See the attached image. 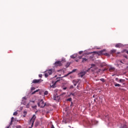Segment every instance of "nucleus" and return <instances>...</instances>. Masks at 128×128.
<instances>
[{
  "mask_svg": "<svg viewBox=\"0 0 128 128\" xmlns=\"http://www.w3.org/2000/svg\"><path fill=\"white\" fill-rule=\"evenodd\" d=\"M78 58L80 60L82 58V62H88V56H86V54H83L82 56H79Z\"/></svg>",
  "mask_w": 128,
  "mask_h": 128,
  "instance_id": "nucleus-1",
  "label": "nucleus"
},
{
  "mask_svg": "<svg viewBox=\"0 0 128 128\" xmlns=\"http://www.w3.org/2000/svg\"><path fill=\"white\" fill-rule=\"evenodd\" d=\"M52 74V69H50L47 70L44 72V76L45 78H48V76H50Z\"/></svg>",
  "mask_w": 128,
  "mask_h": 128,
  "instance_id": "nucleus-2",
  "label": "nucleus"
},
{
  "mask_svg": "<svg viewBox=\"0 0 128 128\" xmlns=\"http://www.w3.org/2000/svg\"><path fill=\"white\" fill-rule=\"evenodd\" d=\"M36 115H33L30 121V124H32V126L31 127H29V128H32V126H34V120H36Z\"/></svg>",
  "mask_w": 128,
  "mask_h": 128,
  "instance_id": "nucleus-3",
  "label": "nucleus"
},
{
  "mask_svg": "<svg viewBox=\"0 0 128 128\" xmlns=\"http://www.w3.org/2000/svg\"><path fill=\"white\" fill-rule=\"evenodd\" d=\"M38 106H39L40 108H44L46 106V103L44 102V100H42L38 103Z\"/></svg>",
  "mask_w": 128,
  "mask_h": 128,
  "instance_id": "nucleus-4",
  "label": "nucleus"
},
{
  "mask_svg": "<svg viewBox=\"0 0 128 128\" xmlns=\"http://www.w3.org/2000/svg\"><path fill=\"white\" fill-rule=\"evenodd\" d=\"M106 51V50H103L99 52H94L92 53L96 54H98V56H102V54H103L104 52Z\"/></svg>",
  "mask_w": 128,
  "mask_h": 128,
  "instance_id": "nucleus-5",
  "label": "nucleus"
},
{
  "mask_svg": "<svg viewBox=\"0 0 128 128\" xmlns=\"http://www.w3.org/2000/svg\"><path fill=\"white\" fill-rule=\"evenodd\" d=\"M43 80L42 79L36 80L34 79L32 80V84H40Z\"/></svg>",
  "mask_w": 128,
  "mask_h": 128,
  "instance_id": "nucleus-6",
  "label": "nucleus"
},
{
  "mask_svg": "<svg viewBox=\"0 0 128 128\" xmlns=\"http://www.w3.org/2000/svg\"><path fill=\"white\" fill-rule=\"evenodd\" d=\"M53 98L54 100H60V97L58 96V94H56L54 96Z\"/></svg>",
  "mask_w": 128,
  "mask_h": 128,
  "instance_id": "nucleus-7",
  "label": "nucleus"
},
{
  "mask_svg": "<svg viewBox=\"0 0 128 128\" xmlns=\"http://www.w3.org/2000/svg\"><path fill=\"white\" fill-rule=\"evenodd\" d=\"M55 66H62V62L57 61L54 63Z\"/></svg>",
  "mask_w": 128,
  "mask_h": 128,
  "instance_id": "nucleus-8",
  "label": "nucleus"
},
{
  "mask_svg": "<svg viewBox=\"0 0 128 128\" xmlns=\"http://www.w3.org/2000/svg\"><path fill=\"white\" fill-rule=\"evenodd\" d=\"M86 74V72H80L78 74V76L79 78H82L84 76H85Z\"/></svg>",
  "mask_w": 128,
  "mask_h": 128,
  "instance_id": "nucleus-9",
  "label": "nucleus"
},
{
  "mask_svg": "<svg viewBox=\"0 0 128 128\" xmlns=\"http://www.w3.org/2000/svg\"><path fill=\"white\" fill-rule=\"evenodd\" d=\"M26 98L23 97L22 100L23 104H24V105L26 104Z\"/></svg>",
  "mask_w": 128,
  "mask_h": 128,
  "instance_id": "nucleus-10",
  "label": "nucleus"
},
{
  "mask_svg": "<svg viewBox=\"0 0 128 128\" xmlns=\"http://www.w3.org/2000/svg\"><path fill=\"white\" fill-rule=\"evenodd\" d=\"M126 82V80L124 79H120L119 80V82L120 84H124V82Z\"/></svg>",
  "mask_w": 128,
  "mask_h": 128,
  "instance_id": "nucleus-11",
  "label": "nucleus"
},
{
  "mask_svg": "<svg viewBox=\"0 0 128 128\" xmlns=\"http://www.w3.org/2000/svg\"><path fill=\"white\" fill-rule=\"evenodd\" d=\"M116 48H122V45L120 43H118L115 46Z\"/></svg>",
  "mask_w": 128,
  "mask_h": 128,
  "instance_id": "nucleus-12",
  "label": "nucleus"
},
{
  "mask_svg": "<svg viewBox=\"0 0 128 128\" xmlns=\"http://www.w3.org/2000/svg\"><path fill=\"white\" fill-rule=\"evenodd\" d=\"M116 52V50L113 49L110 51V54H115Z\"/></svg>",
  "mask_w": 128,
  "mask_h": 128,
  "instance_id": "nucleus-13",
  "label": "nucleus"
},
{
  "mask_svg": "<svg viewBox=\"0 0 128 128\" xmlns=\"http://www.w3.org/2000/svg\"><path fill=\"white\" fill-rule=\"evenodd\" d=\"M78 56V54H74L70 56V58H76Z\"/></svg>",
  "mask_w": 128,
  "mask_h": 128,
  "instance_id": "nucleus-14",
  "label": "nucleus"
},
{
  "mask_svg": "<svg viewBox=\"0 0 128 128\" xmlns=\"http://www.w3.org/2000/svg\"><path fill=\"white\" fill-rule=\"evenodd\" d=\"M60 82V80H58L56 82H55V84H54L52 86H50V87L51 88H54V86H56V82Z\"/></svg>",
  "mask_w": 128,
  "mask_h": 128,
  "instance_id": "nucleus-15",
  "label": "nucleus"
},
{
  "mask_svg": "<svg viewBox=\"0 0 128 128\" xmlns=\"http://www.w3.org/2000/svg\"><path fill=\"white\" fill-rule=\"evenodd\" d=\"M91 122H92V124H98V121H96V120H92Z\"/></svg>",
  "mask_w": 128,
  "mask_h": 128,
  "instance_id": "nucleus-16",
  "label": "nucleus"
},
{
  "mask_svg": "<svg viewBox=\"0 0 128 128\" xmlns=\"http://www.w3.org/2000/svg\"><path fill=\"white\" fill-rule=\"evenodd\" d=\"M14 117H12L11 119V122H10V126H12V122H14Z\"/></svg>",
  "mask_w": 128,
  "mask_h": 128,
  "instance_id": "nucleus-17",
  "label": "nucleus"
},
{
  "mask_svg": "<svg viewBox=\"0 0 128 128\" xmlns=\"http://www.w3.org/2000/svg\"><path fill=\"white\" fill-rule=\"evenodd\" d=\"M110 72H114V68L111 67L109 68Z\"/></svg>",
  "mask_w": 128,
  "mask_h": 128,
  "instance_id": "nucleus-18",
  "label": "nucleus"
},
{
  "mask_svg": "<svg viewBox=\"0 0 128 128\" xmlns=\"http://www.w3.org/2000/svg\"><path fill=\"white\" fill-rule=\"evenodd\" d=\"M103 54H104V56H110V54H108L107 52L104 53L103 52Z\"/></svg>",
  "mask_w": 128,
  "mask_h": 128,
  "instance_id": "nucleus-19",
  "label": "nucleus"
},
{
  "mask_svg": "<svg viewBox=\"0 0 128 128\" xmlns=\"http://www.w3.org/2000/svg\"><path fill=\"white\" fill-rule=\"evenodd\" d=\"M94 68L96 70V64H91L90 68Z\"/></svg>",
  "mask_w": 128,
  "mask_h": 128,
  "instance_id": "nucleus-20",
  "label": "nucleus"
},
{
  "mask_svg": "<svg viewBox=\"0 0 128 128\" xmlns=\"http://www.w3.org/2000/svg\"><path fill=\"white\" fill-rule=\"evenodd\" d=\"M114 86H120V84H116V83H114Z\"/></svg>",
  "mask_w": 128,
  "mask_h": 128,
  "instance_id": "nucleus-21",
  "label": "nucleus"
},
{
  "mask_svg": "<svg viewBox=\"0 0 128 128\" xmlns=\"http://www.w3.org/2000/svg\"><path fill=\"white\" fill-rule=\"evenodd\" d=\"M122 52H126L128 54V51L126 50H124L122 51Z\"/></svg>",
  "mask_w": 128,
  "mask_h": 128,
  "instance_id": "nucleus-22",
  "label": "nucleus"
},
{
  "mask_svg": "<svg viewBox=\"0 0 128 128\" xmlns=\"http://www.w3.org/2000/svg\"><path fill=\"white\" fill-rule=\"evenodd\" d=\"M44 96H48V92L45 91L44 92Z\"/></svg>",
  "mask_w": 128,
  "mask_h": 128,
  "instance_id": "nucleus-23",
  "label": "nucleus"
},
{
  "mask_svg": "<svg viewBox=\"0 0 128 128\" xmlns=\"http://www.w3.org/2000/svg\"><path fill=\"white\" fill-rule=\"evenodd\" d=\"M72 82H73V84H78V82L76 80H74Z\"/></svg>",
  "mask_w": 128,
  "mask_h": 128,
  "instance_id": "nucleus-24",
  "label": "nucleus"
},
{
  "mask_svg": "<svg viewBox=\"0 0 128 128\" xmlns=\"http://www.w3.org/2000/svg\"><path fill=\"white\" fill-rule=\"evenodd\" d=\"M38 92V90H37L34 91V92H32V94H36V92Z\"/></svg>",
  "mask_w": 128,
  "mask_h": 128,
  "instance_id": "nucleus-25",
  "label": "nucleus"
},
{
  "mask_svg": "<svg viewBox=\"0 0 128 128\" xmlns=\"http://www.w3.org/2000/svg\"><path fill=\"white\" fill-rule=\"evenodd\" d=\"M72 98H68V99L66 100V101H67V102H72Z\"/></svg>",
  "mask_w": 128,
  "mask_h": 128,
  "instance_id": "nucleus-26",
  "label": "nucleus"
},
{
  "mask_svg": "<svg viewBox=\"0 0 128 128\" xmlns=\"http://www.w3.org/2000/svg\"><path fill=\"white\" fill-rule=\"evenodd\" d=\"M100 80H101V82H106L104 78H101L100 79Z\"/></svg>",
  "mask_w": 128,
  "mask_h": 128,
  "instance_id": "nucleus-27",
  "label": "nucleus"
},
{
  "mask_svg": "<svg viewBox=\"0 0 128 128\" xmlns=\"http://www.w3.org/2000/svg\"><path fill=\"white\" fill-rule=\"evenodd\" d=\"M121 128H126V125H124L123 126H121Z\"/></svg>",
  "mask_w": 128,
  "mask_h": 128,
  "instance_id": "nucleus-28",
  "label": "nucleus"
},
{
  "mask_svg": "<svg viewBox=\"0 0 128 128\" xmlns=\"http://www.w3.org/2000/svg\"><path fill=\"white\" fill-rule=\"evenodd\" d=\"M34 90H36V88H34V87H32V88H31V90H32V91Z\"/></svg>",
  "mask_w": 128,
  "mask_h": 128,
  "instance_id": "nucleus-29",
  "label": "nucleus"
},
{
  "mask_svg": "<svg viewBox=\"0 0 128 128\" xmlns=\"http://www.w3.org/2000/svg\"><path fill=\"white\" fill-rule=\"evenodd\" d=\"M26 108H30V104H28L26 106Z\"/></svg>",
  "mask_w": 128,
  "mask_h": 128,
  "instance_id": "nucleus-30",
  "label": "nucleus"
},
{
  "mask_svg": "<svg viewBox=\"0 0 128 128\" xmlns=\"http://www.w3.org/2000/svg\"><path fill=\"white\" fill-rule=\"evenodd\" d=\"M34 110H36V106H34L32 107Z\"/></svg>",
  "mask_w": 128,
  "mask_h": 128,
  "instance_id": "nucleus-31",
  "label": "nucleus"
},
{
  "mask_svg": "<svg viewBox=\"0 0 128 128\" xmlns=\"http://www.w3.org/2000/svg\"><path fill=\"white\" fill-rule=\"evenodd\" d=\"M115 80H116V82H120V80H118V78H116Z\"/></svg>",
  "mask_w": 128,
  "mask_h": 128,
  "instance_id": "nucleus-32",
  "label": "nucleus"
},
{
  "mask_svg": "<svg viewBox=\"0 0 128 128\" xmlns=\"http://www.w3.org/2000/svg\"><path fill=\"white\" fill-rule=\"evenodd\" d=\"M38 76H39V78H42V74H40L38 75Z\"/></svg>",
  "mask_w": 128,
  "mask_h": 128,
  "instance_id": "nucleus-33",
  "label": "nucleus"
},
{
  "mask_svg": "<svg viewBox=\"0 0 128 128\" xmlns=\"http://www.w3.org/2000/svg\"><path fill=\"white\" fill-rule=\"evenodd\" d=\"M38 126V122L36 123V126Z\"/></svg>",
  "mask_w": 128,
  "mask_h": 128,
  "instance_id": "nucleus-34",
  "label": "nucleus"
},
{
  "mask_svg": "<svg viewBox=\"0 0 128 128\" xmlns=\"http://www.w3.org/2000/svg\"><path fill=\"white\" fill-rule=\"evenodd\" d=\"M123 56H124V58H128V56L126 55H123Z\"/></svg>",
  "mask_w": 128,
  "mask_h": 128,
  "instance_id": "nucleus-35",
  "label": "nucleus"
},
{
  "mask_svg": "<svg viewBox=\"0 0 128 128\" xmlns=\"http://www.w3.org/2000/svg\"><path fill=\"white\" fill-rule=\"evenodd\" d=\"M16 114H18V112H14L13 114L14 116H16Z\"/></svg>",
  "mask_w": 128,
  "mask_h": 128,
  "instance_id": "nucleus-36",
  "label": "nucleus"
},
{
  "mask_svg": "<svg viewBox=\"0 0 128 128\" xmlns=\"http://www.w3.org/2000/svg\"><path fill=\"white\" fill-rule=\"evenodd\" d=\"M16 128H21V126H16Z\"/></svg>",
  "mask_w": 128,
  "mask_h": 128,
  "instance_id": "nucleus-37",
  "label": "nucleus"
},
{
  "mask_svg": "<svg viewBox=\"0 0 128 128\" xmlns=\"http://www.w3.org/2000/svg\"><path fill=\"white\" fill-rule=\"evenodd\" d=\"M82 54V51L79 52V54Z\"/></svg>",
  "mask_w": 128,
  "mask_h": 128,
  "instance_id": "nucleus-38",
  "label": "nucleus"
},
{
  "mask_svg": "<svg viewBox=\"0 0 128 128\" xmlns=\"http://www.w3.org/2000/svg\"><path fill=\"white\" fill-rule=\"evenodd\" d=\"M70 88H74V86H70Z\"/></svg>",
  "mask_w": 128,
  "mask_h": 128,
  "instance_id": "nucleus-39",
  "label": "nucleus"
},
{
  "mask_svg": "<svg viewBox=\"0 0 128 128\" xmlns=\"http://www.w3.org/2000/svg\"><path fill=\"white\" fill-rule=\"evenodd\" d=\"M51 128H54V125H53V124H52Z\"/></svg>",
  "mask_w": 128,
  "mask_h": 128,
  "instance_id": "nucleus-40",
  "label": "nucleus"
},
{
  "mask_svg": "<svg viewBox=\"0 0 128 128\" xmlns=\"http://www.w3.org/2000/svg\"><path fill=\"white\" fill-rule=\"evenodd\" d=\"M78 84V83H74V86H76V84Z\"/></svg>",
  "mask_w": 128,
  "mask_h": 128,
  "instance_id": "nucleus-41",
  "label": "nucleus"
},
{
  "mask_svg": "<svg viewBox=\"0 0 128 128\" xmlns=\"http://www.w3.org/2000/svg\"><path fill=\"white\" fill-rule=\"evenodd\" d=\"M63 90H66V87L64 88H63Z\"/></svg>",
  "mask_w": 128,
  "mask_h": 128,
  "instance_id": "nucleus-42",
  "label": "nucleus"
},
{
  "mask_svg": "<svg viewBox=\"0 0 128 128\" xmlns=\"http://www.w3.org/2000/svg\"><path fill=\"white\" fill-rule=\"evenodd\" d=\"M120 54V52H117V54Z\"/></svg>",
  "mask_w": 128,
  "mask_h": 128,
  "instance_id": "nucleus-43",
  "label": "nucleus"
},
{
  "mask_svg": "<svg viewBox=\"0 0 128 128\" xmlns=\"http://www.w3.org/2000/svg\"><path fill=\"white\" fill-rule=\"evenodd\" d=\"M120 62H121V64H124L122 60H120Z\"/></svg>",
  "mask_w": 128,
  "mask_h": 128,
  "instance_id": "nucleus-44",
  "label": "nucleus"
},
{
  "mask_svg": "<svg viewBox=\"0 0 128 128\" xmlns=\"http://www.w3.org/2000/svg\"><path fill=\"white\" fill-rule=\"evenodd\" d=\"M76 72V70H73L72 71V72Z\"/></svg>",
  "mask_w": 128,
  "mask_h": 128,
  "instance_id": "nucleus-45",
  "label": "nucleus"
},
{
  "mask_svg": "<svg viewBox=\"0 0 128 128\" xmlns=\"http://www.w3.org/2000/svg\"><path fill=\"white\" fill-rule=\"evenodd\" d=\"M104 70H106V69L105 68V69L102 70L103 72H104Z\"/></svg>",
  "mask_w": 128,
  "mask_h": 128,
  "instance_id": "nucleus-46",
  "label": "nucleus"
},
{
  "mask_svg": "<svg viewBox=\"0 0 128 128\" xmlns=\"http://www.w3.org/2000/svg\"><path fill=\"white\" fill-rule=\"evenodd\" d=\"M58 72H62V70H58Z\"/></svg>",
  "mask_w": 128,
  "mask_h": 128,
  "instance_id": "nucleus-47",
  "label": "nucleus"
},
{
  "mask_svg": "<svg viewBox=\"0 0 128 128\" xmlns=\"http://www.w3.org/2000/svg\"><path fill=\"white\" fill-rule=\"evenodd\" d=\"M32 102H34V101H32Z\"/></svg>",
  "mask_w": 128,
  "mask_h": 128,
  "instance_id": "nucleus-48",
  "label": "nucleus"
},
{
  "mask_svg": "<svg viewBox=\"0 0 128 128\" xmlns=\"http://www.w3.org/2000/svg\"><path fill=\"white\" fill-rule=\"evenodd\" d=\"M71 104H72V102H71Z\"/></svg>",
  "mask_w": 128,
  "mask_h": 128,
  "instance_id": "nucleus-49",
  "label": "nucleus"
},
{
  "mask_svg": "<svg viewBox=\"0 0 128 128\" xmlns=\"http://www.w3.org/2000/svg\"><path fill=\"white\" fill-rule=\"evenodd\" d=\"M24 112H26V111H24Z\"/></svg>",
  "mask_w": 128,
  "mask_h": 128,
  "instance_id": "nucleus-50",
  "label": "nucleus"
},
{
  "mask_svg": "<svg viewBox=\"0 0 128 128\" xmlns=\"http://www.w3.org/2000/svg\"><path fill=\"white\" fill-rule=\"evenodd\" d=\"M77 88H78V86H77Z\"/></svg>",
  "mask_w": 128,
  "mask_h": 128,
  "instance_id": "nucleus-51",
  "label": "nucleus"
},
{
  "mask_svg": "<svg viewBox=\"0 0 128 128\" xmlns=\"http://www.w3.org/2000/svg\"><path fill=\"white\" fill-rule=\"evenodd\" d=\"M38 112V110H36V112Z\"/></svg>",
  "mask_w": 128,
  "mask_h": 128,
  "instance_id": "nucleus-52",
  "label": "nucleus"
},
{
  "mask_svg": "<svg viewBox=\"0 0 128 128\" xmlns=\"http://www.w3.org/2000/svg\"><path fill=\"white\" fill-rule=\"evenodd\" d=\"M76 62H78V60H76Z\"/></svg>",
  "mask_w": 128,
  "mask_h": 128,
  "instance_id": "nucleus-53",
  "label": "nucleus"
},
{
  "mask_svg": "<svg viewBox=\"0 0 128 128\" xmlns=\"http://www.w3.org/2000/svg\"><path fill=\"white\" fill-rule=\"evenodd\" d=\"M86 72H88V70H87Z\"/></svg>",
  "mask_w": 128,
  "mask_h": 128,
  "instance_id": "nucleus-54",
  "label": "nucleus"
},
{
  "mask_svg": "<svg viewBox=\"0 0 128 128\" xmlns=\"http://www.w3.org/2000/svg\"><path fill=\"white\" fill-rule=\"evenodd\" d=\"M69 126V128H70V126Z\"/></svg>",
  "mask_w": 128,
  "mask_h": 128,
  "instance_id": "nucleus-55",
  "label": "nucleus"
}]
</instances>
